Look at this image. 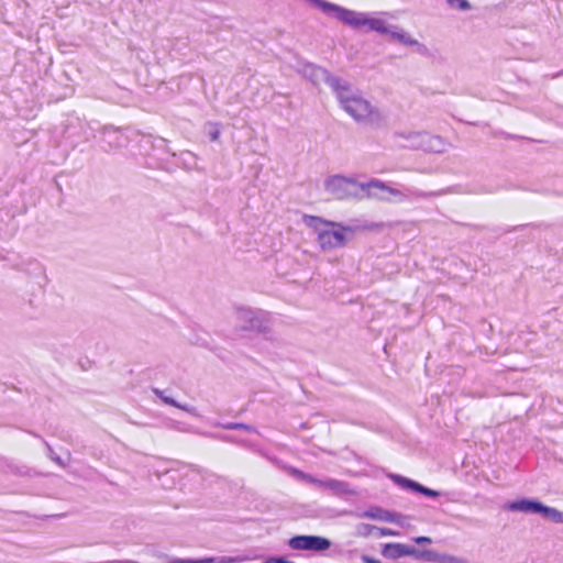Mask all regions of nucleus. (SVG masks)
<instances>
[{
    "label": "nucleus",
    "instance_id": "obj_1",
    "mask_svg": "<svg viewBox=\"0 0 563 563\" xmlns=\"http://www.w3.org/2000/svg\"><path fill=\"white\" fill-rule=\"evenodd\" d=\"M335 96L341 108L356 123L371 128H380L385 123V115L380 109L352 89L346 81H343Z\"/></svg>",
    "mask_w": 563,
    "mask_h": 563
},
{
    "label": "nucleus",
    "instance_id": "obj_2",
    "mask_svg": "<svg viewBox=\"0 0 563 563\" xmlns=\"http://www.w3.org/2000/svg\"><path fill=\"white\" fill-rule=\"evenodd\" d=\"M303 223L313 231L316 241L323 252L342 249L353 239L356 228L342 222L325 220L317 216L305 214Z\"/></svg>",
    "mask_w": 563,
    "mask_h": 563
},
{
    "label": "nucleus",
    "instance_id": "obj_3",
    "mask_svg": "<svg viewBox=\"0 0 563 563\" xmlns=\"http://www.w3.org/2000/svg\"><path fill=\"white\" fill-rule=\"evenodd\" d=\"M316 7L327 14H333L342 23L353 29L372 31V23H374L375 18L367 13L349 10L325 0H318Z\"/></svg>",
    "mask_w": 563,
    "mask_h": 563
},
{
    "label": "nucleus",
    "instance_id": "obj_4",
    "mask_svg": "<svg viewBox=\"0 0 563 563\" xmlns=\"http://www.w3.org/2000/svg\"><path fill=\"white\" fill-rule=\"evenodd\" d=\"M234 317L242 331L257 333H268L271 331V318L264 311L240 307L235 309Z\"/></svg>",
    "mask_w": 563,
    "mask_h": 563
},
{
    "label": "nucleus",
    "instance_id": "obj_5",
    "mask_svg": "<svg viewBox=\"0 0 563 563\" xmlns=\"http://www.w3.org/2000/svg\"><path fill=\"white\" fill-rule=\"evenodd\" d=\"M325 191L335 199H346L367 192L366 184H358L352 178L341 175L330 176L324 181Z\"/></svg>",
    "mask_w": 563,
    "mask_h": 563
},
{
    "label": "nucleus",
    "instance_id": "obj_6",
    "mask_svg": "<svg viewBox=\"0 0 563 563\" xmlns=\"http://www.w3.org/2000/svg\"><path fill=\"white\" fill-rule=\"evenodd\" d=\"M302 75L316 86L325 82L334 93L344 81L341 78L332 76L327 69L312 64L303 66Z\"/></svg>",
    "mask_w": 563,
    "mask_h": 563
},
{
    "label": "nucleus",
    "instance_id": "obj_7",
    "mask_svg": "<svg viewBox=\"0 0 563 563\" xmlns=\"http://www.w3.org/2000/svg\"><path fill=\"white\" fill-rule=\"evenodd\" d=\"M372 31L380 34H387L393 41L407 46H416L419 44L418 41L412 38L408 33L404 32L398 26L388 24L385 20L379 18L374 19V23H372Z\"/></svg>",
    "mask_w": 563,
    "mask_h": 563
},
{
    "label": "nucleus",
    "instance_id": "obj_8",
    "mask_svg": "<svg viewBox=\"0 0 563 563\" xmlns=\"http://www.w3.org/2000/svg\"><path fill=\"white\" fill-rule=\"evenodd\" d=\"M292 550L325 551L331 547L329 539L319 536H296L288 541Z\"/></svg>",
    "mask_w": 563,
    "mask_h": 563
},
{
    "label": "nucleus",
    "instance_id": "obj_9",
    "mask_svg": "<svg viewBox=\"0 0 563 563\" xmlns=\"http://www.w3.org/2000/svg\"><path fill=\"white\" fill-rule=\"evenodd\" d=\"M367 195L379 199H386L393 202H401L407 199V195L402 191L388 187L379 180H371L366 184Z\"/></svg>",
    "mask_w": 563,
    "mask_h": 563
},
{
    "label": "nucleus",
    "instance_id": "obj_10",
    "mask_svg": "<svg viewBox=\"0 0 563 563\" xmlns=\"http://www.w3.org/2000/svg\"><path fill=\"white\" fill-rule=\"evenodd\" d=\"M451 147V143L440 135L422 131L419 150L426 153L443 154Z\"/></svg>",
    "mask_w": 563,
    "mask_h": 563
},
{
    "label": "nucleus",
    "instance_id": "obj_11",
    "mask_svg": "<svg viewBox=\"0 0 563 563\" xmlns=\"http://www.w3.org/2000/svg\"><path fill=\"white\" fill-rule=\"evenodd\" d=\"M422 131L404 130L393 134L395 143L404 148L419 150Z\"/></svg>",
    "mask_w": 563,
    "mask_h": 563
},
{
    "label": "nucleus",
    "instance_id": "obj_12",
    "mask_svg": "<svg viewBox=\"0 0 563 563\" xmlns=\"http://www.w3.org/2000/svg\"><path fill=\"white\" fill-rule=\"evenodd\" d=\"M505 509L523 514H540L542 503L533 499L522 498L505 505Z\"/></svg>",
    "mask_w": 563,
    "mask_h": 563
},
{
    "label": "nucleus",
    "instance_id": "obj_13",
    "mask_svg": "<svg viewBox=\"0 0 563 563\" xmlns=\"http://www.w3.org/2000/svg\"><path fill=\"white\" fill-rule=\"evenodd\" d=\"M331 490L336 496L354 495L355 492L349 486L347 483L338 479H325L320 482V486Z\"/></svg>",
    "mask_w": 563,
    "mask_h": 563
},
{
    "label": "nucleus",
    "instance_id": "obj_14",
    "mask_svg": "<svg viewBox=\"0 0 563 563\" xmlns=\"http://www.w3.org/2000/svg\"><path fill=\"white\" fill-rule=\"evenodd\" d=\"M408 553L409 545L404 543H386L382 549V554L390 560L408 556Z\"/></svg>",
    "mask_w": 563,
    "mask_h": 563
},
{
    "label": "nucleus",
    "instance_id": "obj_15",
    "mask_svg": "<svg viewBox=\"0 0 563 563\" xmlns=\"http://www.w3.org/2000/svg\"><path fill=\"white\" fill-rule=\"evenodd\" d=\"M437 553L433 550H418L412 545H409L408 556H412L416 560L433 562L435 563Z\"/></svg>",
    "mask_w": 563,
    "mask_h": 563
},
{
    "label": "nucleus",
    "instance_id": "obj_16",
    "mask_svg": "<svg viewBox=\"0 0 563 563\" xmlns=\"http://www.w3.org/2000/svg\"><path fill=\"white\" fill-rule=\"evenodd\" d=\"M542 517L552 520L553 522L561 523L563 522V512L558 510L556 508H552L542 504V509L540 511Z\"/></svg>",
    "mask_w": 563,
    "mask_h": 563
},
{
    "label": "nucleus",
    "instance_id": "obj_17",
    "mask_svg": "<svg viewBox=\"0 0 563 563\" xmlns=\"http://www.w3.org/2000/svg\"><path fill=\"white\" fill-rule=\"evenodd\" d=\"M168 389H154L155 394L165 402V404H168V405H172L174 407H177V408H181L184 410H189V408L186 406V405H181L179 402H177L173 397L166 395V391Z\"/></svg>",
    "mask_w": 563,
    "mask_h": 563
},
{
    "label": "nucleus",
    "instance_id": "obj_18",
    "mask_svg": "<svg viewBox=\"0 0 563 563\" xmlns=\"http://www.w3.org/2000/svg\"><path fill=\"white\" fill-rule=\"evenodd\" d=\"M290 474L300 481L320 486L321 479H318V478L313 477L312 475L303 473L297 468H291Z\"/></svg>",
    "mask_w": 563,
    "mask_h": 563
},
{
    "label": "nucleus",
    "instance_id": "obj_19",
    "mask_svg": "<svg viewBox=\"0 0 563 563\" xmlns=\"http://www.w3.org/2000/svg\"><path fill=\"white\" fill-rule=\"evenodd\" d=\"M435 563H470L465 558L437 553Z\"/></svg>",
    "mask_w": 563,
    "mask_h": 563
},
{
    "label": "nucleus",
    "instance_id": "obj_20",
    "mask_svg": "<svg viewBox=\"0 0 563 563\" xmlns=\"http://www.w3.org/2000/svg\"><path fill=\"white\" fill-rule=\"evenodd\" d=\"M242 561L240 556L205 558V563H240Z\"/></svg>",
    "mask_w": 563,
    "mask_h": 563
},
{
    "label": "nucleus",
    "instance_id": "obj_21",
    "mask_svg": "<svg viewBox=\"0 0 563 563\" xmlns=\"http://www.w3.org/2000/svg\"><path fill=\"white\" fill-rule=\"evenodd\" d=\"M393 478L397 484L401 485L405 488H409L415 492H417V489H418L419 483H417V482H413L409 478H406V477H402L399 475H395V476H393Z\"/></svg>",
    "mask_w": 563,
    "mask_h": 563
},
{
    "label": "nucleus",
    "instance_id": "obj_22",
    "mask_svg": "<svg viewBox=\"0 0 563 563\" xmlns=\"http://www.w3.org/2000/svg\"><path fill=\"white\" fill-rule=\"evenodd\" d=\"M355 529H356V536L368 537L373 532H376V529H378V527L372 526L368 523H358Z\"/></svg>",
    "mask_w": 563,
    "mask_h": 563
},
{
    "label": "nucleus",
    "instance_id": "obj_23",
    "mask_svg": "<svg viewBox=\"0 0 563 563\" xmlns=\"http://www.w3.org/2000/svg\"><path fill=\"white\" fill-rule=\"evenodd\" d=\"M451 8L459 9L461 11H467L472 8L467 0H446Z\"/></svg>",
    "mask_w": 563,
    "mask_h": 563
},
{
    "label": "nucleus",
    "instance_id": "obj_24",
    "mask_svg": "<svg viewBox=\"0 0 563 563\" xmlns=\"http://www.w3.org/2000/svg\"><path fill=\"white\" fill-rule=\"evenodd\" d=\"M380 511H383L382 508H371L366 511H364L361 517H365V518H371V519H375V520H379L380 519Z\"/></svg>",
    "mask_w": 563,
    "mask_h": 563
},
{
    "label": "nucleus",
    "instance_id": "obj_25",
    "mask_svg": "<svg viewBox=\"0 0 563 563\" xmlns=\"http://www.w3.org/2000/svg\"><path fill=\"white\" fill-rule=\"evenodd\" d=\"M446 192H448V190L443 189V190H440V191H431V192L416 191V192H413V195L416 197H420V198H429V197L441 196V195H444Z\"/></svg>",
    "mask_w": 563,
    "mask_h": 563
},
{
    "label": "nucleus",
    "instance_id": "obj_26",
    "mask_svg": "<svg viewBox=\"0 0 563 563\" xmlns=\"http://www.w3.org/2000/svg\"><path fill=\"white\" fill-rule=\"evenodd\" d=\"M417 493H420L428 497H438L440 495L439 492L424 487L421 484H419Z\"/></svg>",
    "mask_w": 563,
    "mask_h": 563
},
{
    "label": "nucleus",
    "instance_id": "obj_27",
    "mask_svg": "<svg viewBox=\"0 0 563 563\" xmlns=\"http://www.w3.org/2000/svg\"><path fill=\"white\" fill-rule=\"evenodd\" d=\"M376 533L379 537H387V536L398 537V536H400V532H398V531H394L391 529L380 528V527H378V529H376Z\"/></svg>",
    "mask_w": 563,
    "mask_h": 563
},
{
    "label": "nucleus",
    "instance_id": "obj_28",
    "mask_svg": "<svg viewBox=\"0 0 563 563\" xmlns=\"http://www.w3.org/2000/svg\"><path fill=\"white\" fill-rule=\"evenodd\" d=\"M379 520L385 522H396V515L383 509V511H380Z\"/></svg>",
    "mask_w": 563,
    "mask_h": 563
},
{
    "label": "nucleus",
    "instance_id": "obj_29",
    "mask_svg": "<svg viewBox=\"0 0 563 563\" xmlns=\"http://www.w3.org/2000/svg\"><path fill=\"white\" fill-rule=\"evenodd\" d=\"M209 126H210L209 135H210L211 141H217L220 136L219 129L216 126V124H212V123H210Z\"/></svg>",
    "mask_w": 563,
    "mask_h": 563
},
{
    "label": "nucleus",
    "instance_id": "obj_30",
    "mask_svg": "<svg viewBox=\"0 0 563 563\" xmlns=\"http://www.w3.org/2000/svg\"><path fill=\"white\" fill-rule=\"evenodd\" d=\"M170 563H205V559H200V560L176 559V560H173Z\"/></svg>",
    "mask_w": 563,
    "mask_h": 563
},
{
    "label": "nucleus",
    "instance_id": "obj_31",
    "mask_svg": "<svg viewBox=\"0 0 563 563\" xmlns=\"http://www.w3.org/2000/svg\"><path fill=\"white\" fill-rule=\"evenodd\" d=\"M413 541L418 544H421V543H431L432 542V539L429 538V537H417L413 539Z\"/></svg>",
    "mask_w": 563,
    "mask_h": 563
},
{
    "label": "nucleus",
    "instance_id": "obj_32",
    "mask_svg": "<svg viewBox=\"0 0 563 563\" xmlns=\"http://www.w3.org/2000/svg\"><path fill=\"white\" fill-rule=\"evenodd\" d=\"M362 561L364 563H382L379 560L372 558L369 555H366V554L362 555Z\"/></svg>",
    "mask_w": 563,
    "mask_h": 563
},
{
    "label": "nucleus",
    "instance_id": "obj_33",
    "mask_svg": "<svg viewBox=\"0 0 563 563\" xmlns=\"http://www.w3.org/2000/svg\"><path fill=\"white\" fill-rule=\"evenodd\" d=\"M265 563H294V562L287 561L284 558H273V559H268Z\"/></svg>",
    "mask_w": 563,
    "mask_h": 563
},
{
    "label": "nucleus",
    "instance_id": "obj_34",
    "mask_svg": "<svg viewBox=\"0 0 563 563\" xmlns=\"http://www.w3.org/2000/svg\"><path fill=\"white\" fill-rule=\"evenodd\" d=\"M225 428L227 429H236V428H239V429H249L247 426L242 424V423H230V424L225 426Z\"/></svg>",
    "mask_w": 563,
    "mask_h": 563
},
{
    "label": "nucleus",
    "instance_id": "obj_35",
    "mask_svg": "<svg viewBox=\"0 0 563 563\" xmlns=\"http://www.w3.org/2000/svg\"><path fill=\"white\" fill-rule=\"evenodd\" d=\"M51 457H52L53 461H55L59 465L65 466V463L62 461V459L59 456L51 455Z\"/></svg>",
    "mask_w": 563,
    "mask_h": 563
},
{
    "label": "nucleus",
    "instance_id": "obj_36",
    "mask_svg": "<svg viewBox=\"0 0 563 563\" xmlns=\"http://www.w3.org/2000/svg\"><path fill=\"white\" fill-rule=\"evenodd\" d=\"M462 373H463V371H462L461 368H456V371H454V374H455L456 376H461V375H462Z\"/></svg>",
    "mask_w": 563,
    "mask_h": 563
},
{
    "label": "nucleus",
    "instance_id": "obj_37",
    "mask_svg": "<svg viewBox=\"0 0 563 563\" xmlns=\"http://www.w3.org/2000/svg\"><path fill=\"white\" fill-rule=\"evenodd\" d=\"M448 383H449V384H454V383H456V382H455V380H453V379H451V380H449Z\"/></svg>",
    "mask_w": 563,
    "mask_h": 563
}]
</instances>
